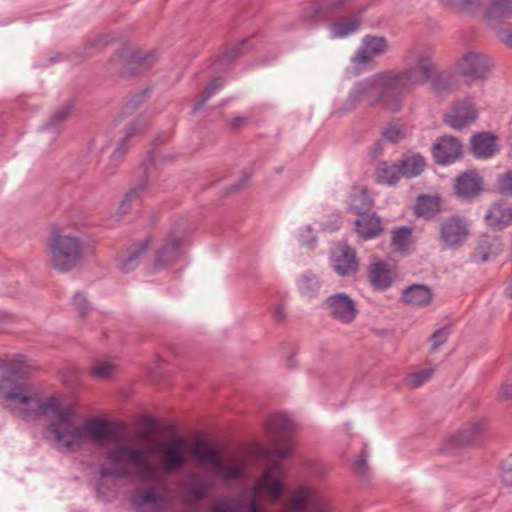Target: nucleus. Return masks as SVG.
I'll return each instance as SVG.
<instances>
[{"label": "nucleus", "instance_id": "obj_1", "mask_svg": "<svg viewBox=\"0 0 512 512\" xmlns=\"http://www.w3.org/2000/svg\"><path fill=\"white\" fill-rule=\"evenodd\" d=\"M29 366L24 357L13 362L0 361V398L26 415L45 416V438L61 453L75 454L87 446L100 452L98 498L111 502L117 498L128 473V434L117 423L100 417L81 418L72 404L59 397L40 399L23 378Z\"/></svg>", "mask_w": 512, "mask_h": 512}, {"label": "nucleus", "instance_id": "obj_2", "mask_svg": "<svg viewBox=\"0 0 512 512\" xmlns=\"http://www.w3.org/2000/svg\"><path fill=\"white\" fill-rule=\"evenodd\" d=\"M188 454L209 473L224 483L236 481L244 477L246 460L235 453L223 454L214 446L198 441L188 449V445L180 437L151 443L143 449L130 447V466L133 465L141 478L156 484L162 491L143 490L139 497L143 505L158 511L165 506L166 495L164 482L168 475L183 468Z\"/></svg>", "mask_w": 512, "mask_h": 512}, {"label": "nucleus", "instance_id": "obj_3", "mask_svg": "<svg viewBox=\"0 0 512 512\" xmlns=\"http://www.w3.org/2000/svg\"><path fill=\"white\" fill-rule=\"evenodd\" d=\"M434 48L427 44H415L404 55L410 66L401 71L388 70L357 82L345 103L349 111L359 104L382 106L390 112L399 111L404 95L429 81L436 73L433 61Z\"/></svg>", "mask_w": 512, "mask_h": 512}, {"label": "nucleus", "instance_id": "obj_4", "mask_svg": "<svg viewBox=\"0 0 512 512\" xmlns=\"http://www.w3.org/2000/svg\"><path fill=\"white\" fill-rule=\"evenodd\" d=\"M287 488V470L279 460L268 461L259 478L252 486L253 497L248 503L249 512H332L330 501L317 489L309 485H299L292 489L284 508L279 511L262 509L258 500L274 504L279 502ZM211 512H235L232 501L220 500Z\"/></svg>", "mask_w": 512, "mask_h": 512}, {"label": "nucleus", "instance_id": "obj_5", "mask_svg": "<svg viewBox=\"0 0 512 512\" xmlns=\"http://www.w3.org/2000/svg\"><path fill=\"white\" fill-rule=\"evenodd\" d=\"M47 250L51 266L61 273H67L82 259L84 242L73 234L53 230L47 239Z\"/></svg>", "mask_w": 512, "mask_h": 512}, {"label": "nucleus", "instance_id": "obj_6", "mask_svg": "<svg viewBox=\"0 0 512 512\" xmlns=\"http://www.w3.org/2000/svg\"><path fill=\"white\" fill-rule=\"evenodd\" d=\"M150 242V238H145L130 247V269L143 264L148 272L153 273L175 261L179 250L177 239L166 240L153 253L149 250Z\"/></svg>", "mask_w": 512, "mask_h": 512}, {"label": "nucleus", "instance_id": "obj_7", "mask_svg": "<svg viewBox=\"0 0 512 512\" xmlns=\"http://www.w3.org/2000/svg\"><path fill=\"white\" fill-rule=\"evenodd\" d=\"M267 436L270 440L269 447H261L258 455L261 458L268 459L271 455L279 459H286L292 453V443L290 433L293 429V422L284 413L271 415L265 424Z\"/></svg>", "mask_w": 512, "mask_h": 512}, {"label": "nucleus", "instance_id": "obj_8", "mask_svg": "<svg viewBox=\"0 0 512 512\" xmlns=\"http://www.w3.org/2000/svg\"><path fill=\"white\" fill-rule=\"evenodd\" d=\"M454 71L461 76L465 83H483L493 71L494 62L490 56L476 50H468L454 62Z\"/></svg>", "mask_w": 512, "mask_h": 512}, {"label": "nucleus", "instance_id": "obj_9", "mask_svg": "<svg viewBox=\"0 0 512 512\" xmlns=\"http://www.w3.org/2000/svg\"><path fill=\"white\" fill-rule=\"evenodd\" d=\"M324 307L330 318L344 325L353 323L359 315L357 301L344 292L327 297L324 301Z\"/></svg>", "mask_w": 512, "mask_h": 512}, {"label": "nucleus", "instance_id": "obj_10", "mask_svg": "<svg viewBox=\"0 0 512 512\" xmlns=\"http://www.w3.org/2000/svg\"><path fill=\"white\" fill-rule=\"evenodd\" d=\"M486 431L487 422L485 419L471 420L447 441V445L451 448H457L475 444L483 438Z\"/></svg>", "mask_w": 512, "mask_h": 512}, {"label": "nucleus", "instance_id": "obj_11", "mask_svg": "<svg viewBox=\"0 0 512 512\" xmlns=\"http://www.w3.org/2000/svg\"><path fill=\"white\" fill-rule=\"evenodd\" d=\"M388 50V41L382 36L366 35L352 61L357 66H365L374 58L384 54Z\"/></svg>", "mask_w": 512, "mask_h": 512}, {"label": "nucleus", "instance_id": "obj_12", "mask_svg": "<svg viewBox=\"0 0 512 512\" xmlns=\"http://www.w3.org/2000/svg\"><path fill=\"white\" fill-rule=\"evenodd\" d=\"M484 21L496 31L500 22L512 16V0H479Z\"/></svg>", "mask_w": 512, "mask_h": 512}, {"label": "nucleus", "instance_id": "obj_13", "mask_svg": "<svg viewBox=\"0 0 512 512\" xmlns=\"http://www.w3.org/2000/svg\"><path fill=\"white\" fill-rule=\"evenodd\" d=\"M331 264L334 271L342 277L354 275L359 266L355 251L346 244H338L333 248Z\"/></svg>", "mask_w": 512, "mask_h": 512}, {"label": "nucleus", "instance_id": "obj_14", "mask_svg": "<svg viewBox=\"0 0 512 512\" xmlns=\"http://www.w3.org/2000/svg\"><path fill=\"white\" fill-rule=\"evenodd\" d=\"M468 236L469 225L459 217H452L441 225V239L448 247L454 248L463 245Z\"/></svg>", "mask_w": 512, "mask_h": 512}, {"label": "nucleus", "instance_id": "obj_15", "mask_svg": "<svg viewBox=\"0 0 512 512\" xmlns=\"http://www.w3.org/2000/svg\"><path fill=\"white\" fill-rule=\"evenodd\" d=\"M484 190V182L478 172L469 170L459 175L455 182V192L462 199H472Z\"/></svg>", "mask_w": 512, "mask_h": 512}, {"label": "nucleus", "instance_id": "obj_16", "mask_svg": "<svg viewBox=\"0 0 512 512\" xmlns=\"http://www.w3.org/2000/svg\"><path fill=\"white\" fill-rule=\"evenodd\" d=\"M478 115L475 105L469 101L455 103L446 114V123L460 129L473 123Z\"/></svg>", "mask_w": 512, "mask_h": 512}, {"label": "nucleus", "instance_id": "obj_17", "mask_svg": "<svg viewBox=\"0 0 512 512\" xmlns=\"http://www.w3.org/2000/svg\"><path fill=\"white\" fill-rule=\"evenodd\" d=\"M433 156L438 164H451L458 160L462 153L461 143L454 137L445 136L434 144Z\"/></svg>", "mask_w": 512, "mask_h": 512}, {"label": "nucleus", "instance_id": "obj_18", "mask_svg": "<svg viewBox=\"0 0 512 512\" xmlns=\"http://www.w3.org/2000/svg\"><path fill=\"white\" fill-rule=\"evenodd\" d=\"M396 277L397 273L394 268L383 261H376L369 265L368 278L375 289H387Z\"/></svg>", "mask_w": 512, "mask_h": 512}, {"label": "nucleus", "instance_id": "obj_19", "mask_svg": "<svg viewBox=\"0 0 512 512\" xmlns=\"http://www.w3.org/2000/svg\"><path fill=\"white\" fill-rule=\"evenodd\" d=\"M158 55L153 50L134 48L130 50V77L141 76L156 64Z\"/></svg>", "mask_w": 512, "mask_h": 512}, {"label": "nucleus", "instance_id": "obj_20", "mask_svg": "<svg viewBox=\"0 0 512 512\" xmlns=\"http://www.w3.org/2000/svg\"><path fill=\"white\" fill-rule=\"evenodd\" d=\"M484 219L487 226L501 230L512 223V208L506 202H496L490 206Z\"/></svg>", "mask_w": 512, "mask_h": 512}, {"label": "nucleus", "instance_id": "obj_21", "mask_svg": "<svg viewBox=\"0 0 512 512\" xmlns=\"http://www.w3.org/2000/svg\"><path fill=\"white\" fill-rule=\"evenodd\" d=\"M471 149L476 158H490L498 152L497 137L489 132L476 134L471 139Z\"/></svg>", "mask_w": 512, "mask_h": 512}, {"label": "nucleus", "instance_id": "obj_22", "mask_svg": "<svg viewBox=\"0 0 512 512\" xmlns=\"http://www.w3.org/2000/svg\"><path fill=\"white\" fill-rule=\"evenodd\" d=\"M402 300L410 306L426 307L431 304L433 293L426 285H412L403 291Z\"/></svg>", "mask_w": 512, "mask_h": 512}, {"label": "nucleus", "instance_id": "obj_23", "mask_svg": "<svg viewBox=\"0 0 512 512\" xmlns=\"http://www.w3.org/2000/svg\"><path fill=\"white\" fill-rule=\"evenodd\" d=\"M361 24L358 14L341 17L330 25V37L332 39L344 38L356 32Z\"/></svg>", "mask_w": 512, "mask_h": 512}, {"label": "nucleus", "instance_id": "obj_24", "mask_svg": "<svg viewBox=\"0 0 512 512\" xmlns=\"http://www.w3.org/2000/svg\"><path fill=\"white\" fill-rule=\"evenodd\" d=\"M355 227L357 234L365 240L377 237L382 231L381 220L375 214L360 215Z\"/></svg>", "mask_w": 512, "mask_h": 512}, {"label": "nucleus", "instance_id": "obj_25", "mask_svg": "<svg viewBox=\"0 0 512 512\" xmlns=\"http://www.w3.org/2000/svg\"><path fill=\"white\" fill-rule=\"evenodd\" d=\"M107 72L115 80L124 79L128 71V49L122 46L109 59Z\"/></svg>", "mask_w": 512, "mask_h": 512}, {"label": "nucleus", "instance_id": "obj_26", "mask_svg": "<svg viewBox=\"0 0 512 512\" xmlns=\"http://www.w3.org/2000/svg\"><path fill=\"white\" fill-rule=\"evenodd\" d=\"M402 172L398 164L382 162L376 171V181L379 184L394 185L402 178Z\"/></svg>", "mask_w": 512, "mask_h": 512}, {"label": "nucleus", "instance_id": "obj_27", "mask_svg": "<svg viewBox=\"0 0 512 512\" xmlns=\"http://www.w3.org/2000/svg\"><path fill=\"white\" fill-rule=\"evenodd\" d=\"M372 207V198L364 188H355L349 197V208L358 215L364 214Z\"/></svg>", "mask_w": 512, "mask_h": 512}, {"label": "nucleus", "instance_id": "obj_28", "mask_svg": "<svg viewBox=\"0 0 512 512\" xmlns=\"http://www.w3.org/2000/svg\"><path fill=\"white\" fill-rule=\"evenodd\" d=\"M500 251L501 244L497 239L485 237L480 240V243L474 252V258L477 261L485 262L498 255Z\"/></svg>", "mask_w": 512, "mask_h": 512}, {"label": "nucleus", "instance_id": "obj_29", "mask_svg": "<svg viewBox=\"0 0 512 512\" xmlns=\"http://www.w3.org/2000/svg\"><path fill=\"white\" fill-rule=\"evenodd\" d=\"M403 177L412 178L418 176L425 167V160L422 156L414 154L404 157L400 164Z\"/></svg>", "mask_w": 512, "mask_h": 512}, {"label": "nucleus", "instance_id": "obj_30", "mask_svg": "<svg viewBox=\"0 0 512 512\" xmlns=\"http://www.w3.org/2000/svg\"><path fill=\"white\" fill-rule=\"evenodd\" d=\"M440 209V198L438 196H420L417 201L415 212L418 216L425 218L432 217Z\"/></svg>", "mask_w": 512, "mask_h": 512}, {"label": "nucleus", "instance_id": "obj_31", "mask_svg": "<svg viewBox=\"0 0 512 512\" xmlns=\"http://www.w3.org/2000/svg\"><path fill=\"white\" fill-rule=\"evenodd\" d=\"M191 483L187 487L186 494L189 500L198 502L202 500L208 490L210 489V483L208 481L200 480L196 473L190 477Z\"/></svg>", "mask_w": 512, "mask_h": 512}, {"label": "nucleus", "instance_id": "obj_32", "mask_svg": "<svg viewBox=\"0 0 512 512\" xmlns=\"http://www.w3.org/2000/svg\"><path fill=\"white\" fill-rule=\"evenodd\" d=\"M441 6L453 13H473L479 7V0H439Z\"/></svg>", "mask_w": 512, "mask_h": 512}, {"label": "nucleus", "instance_id": "obj_33", "mask_svg": "<svg viewBox=\"0 0 512 512\" xmlns=\"http://www.w3.org/2000/svg\"><path fill=\"white\" fill-rule=\"evenodd\" d=\"M435 372L434 367L424 368L410 373L405 378V384L409 388L415 389L429 381Z\"/></svg>", "mask_w": 512, "mask_h": 512}, {"label": "nucleus", "instance_id": "obj_34", "mask_svg": "<svg viewBox=\"0 0 512 512\" xmlns=\"http://www.w3.org/2000/svg\"><path fill=\"white\" fill-rule=\"evenodd\" d=\"M299 290L303 296L313 298L320 291V283L315 275L306 274L299 279Z\"/></svg>", "mask_w": 512, "mask_h": 512}, {"label": "nucleus", "instance_id": "obj_35", "mask_svg": "<svg viewBox=\"0 0 512 512\" xmlns=\"http://www.w3.org/2000/svg\"><path fill=\"white\" fill-rule=\"evenodd\" d=\"M128 152V142L127 138L124 137L120 140L118 146L113 151L111 157H110V163L107 167L106 174L112 175L114 173V169L124 161L125 156Z\"/></svg>", "mask_w": 512, "mask_h": 512}, {"label": "nucleus", "instance_id": "obj_36", "mask_svg": "<svg viewBox=\"0 0 512 512\" xmlns=\"http://www.w3.org/2000/svg\"><path fill=\"white\" fill-rule=\"evenodd\" d=\"M392 244L396 250L405 252L412 244L411 230L408 228H399L393 232Z\"/></svg>", "mask_w": 512, "mask_h": 512}, {"label": "nucleus", "instance_id": "obj_37", "mask_svg": "<svg viewBox=\"0 0 512 512\" xmlns=\"http://www.w3.org/2000/svg\"><path fill=\"white\" fill-rule=\"evenodd\" d=\"M438 93L452 92L459 88V83L448 73H441L433 83Z\"/></svg>", "mask_w": 512, "mask_h": 512}, {"label": "nucleus", "instance_id": "obj_38", "mask_svg": "<svg viewBox=\"0 0 512 512\" xmlns=\"http://www.w3.org/2000/svg\"><path fill=\"white\" fill-rule=\"evenodd\" d=\"M115 370V365L107 361L97 362L91 368L92 374L100 379H106L111 377L114 374Z\"/></svg>", "mask_w": 512, "mask_h": 512}, {"label": "nucleus", "instance_id": "obj_39", "mask_svg": "<svg viewBox=\"0 0 512 512\" xmlns=\"http://www.w3.org/2000/svg\"><path fill=\"white\" fill-rule=\"evenodd\" d=\"M345 0H322L321 4L314 8V14L309 15L310 18L318 17L326 14L339 7Z\"/></svg>", "mask_w": 512, "mask_h": 512}, {"label": "nucleus", "instance_id": "obj_40", "mask_svg": "<svg viewBox=\"0 0 512 512\" xmlns=\"http://www.w3.org/2000/svg\"><path fill=\"white\" fill-rule=\"evenodd\" d=\"M501 481L506 486H512V454L502 463Z\"/></svg>", "mask_w": 512, "mask_h": 512}, {"label": "nucleus", "instance_id": "obj_41", "mask_svg": "<svg viewBox=\"0 0 512 512\" xmlns=\"http://www.w3.org/2000/svg\"><path fill=\"white\" fill-rule=\"evenodd\" d=\"M73 301L80 317H84L91 309L90 303L86 299L85 295L80 292L75 293Z\"/></svg>", "mask_w": 512, "mask_h": 512}, {"label": "nucleus", "instance_id": "obj_42", "mask_svg": "<svg viewBox=\"0 0 512 512\" xmlns=\"http://www.w3.org/2000/svg\"><path fill=\"white\" fill-rule=\"evenodd\" d=\"M498 191L501 194H512V171H508L499 177Z\"/></svg>", "mask_w": 512, "mask_h": 512}, {"label": "nucleus", "instance_id": "obj_43", "mask_svg": "<svg viewBox=\"0 0 512 512\" xmlns=\"http://www.w3.org/2000/svg\"><path fill=\"white\" fill-rule=\"evenodd\" d=\"M69 112H70L69 105L62 106L61 108H59L52 114V116L48 122V125L52 127V126H56L59 123L65 121L69 115Z\"/></svg>", "mask_w": 512, "mask_h": 512}, {"label": "nucleus", "instance_id": "obj_44", "mask_svg": "<svg viewBox=\"0 0 512 512\" xmlns=\"http://www.w3.org/2000/svg\"><path fill=\"white\" fill-rule=\"evenodd\" d=\"M448 337V331L446 329H439L435 331L431 337V349L436 351Z\"/></svg>", "mask_w": 512, "mask_h": 512}, {"label": "nucleus", "instance_id": "obj_45", "mask_svg": "<svg viewBox=\"0 0 512 512\" xmlns=\"http://www.w3.org/2000/svg\"><path fill=\"white\" fill-rule=\"evenodd\" d=\"M498 38L512 49V25L507 24L497 30Z\"/></svg>", "mask_w": 512, "mask_h": 512}, {"label": "nucleus", "instance_id": "obj_46", "mask_svg": "<svg viewBox=\"0 0 512 512\" xmlns=\"http://www.w3.org/2000/svg\"><path fill=\"white\" fill-rule=\"evenodd\" d=\"M404 131L398 126H390L388 127L383 136L390 142H397L404 137Z\"/></svg>", "mask_w": 512, "mask_h": 512}, {"label": "nucleus", "instance_id": "obj_47", "mask_svg": "<svg viewBox=\"0 0 512 512\" xmlns=\"http://www.w3.org/2000/svg\"><path fill=\"white\" fill-rule=\"evenodd\" d=\"M220 86L221 85L216 82L210 83L203 93V99L196 105L195 109L202 106Z\"/></svg>", "mask_w": 512, "mask_h": 512}, {"label": "nucleus", "instance_id": "obj_48", "mask_svg": "<svg viewBox=\"0 0 512 512\" xmlns=\"http://www.w3.org/2000/svg\"><path fill=\"white\" fill-rule=\"evenodd\" d=\"M502 400L506 401L512 398V384H504L499 392Z\"/></svg>", "mask_w": 512, "mask_h": 512}, {"label": "nucleus", "instance_id": "obj_49", "mask_svg": "<svg viewBox=\"0 0 512 512\" xmlns=\"http://www.w3.org/2000/svg\"><path fill=\"white\" fill-rule=\"evenodd\" d=\"M273 316L277 321H283L286 317L285 308L282 304H278L273 309Z\"/></svg>", "mask_w": 512, "mask_h": 512}, {"label": "nucleus", "instance_id": "obj_50", "mask_svg": "<svg viewBox=\"0 0 512 512\" xmlns=\"http://www.w3.org/2000/svg\"><path fill=\"white\" fill-rule=\"evenodd\" d=\"M149 93H150V90L148 88L144 89L140 94L138 95H135L133 97V101L139 105L140 103H142L143 101H145L148 96H149Z\"/></svg>", "mask_w": 512, "mask_h": 512}, {"label": "nucleus", "instance_id": "obj_51", "mask_svg": "<svg viewBox=\"0 0 512 512\" xmlns=\"http://www.w3.org/2000/svg\"><path fill=\"white\" fill-rule=\"evenodd\" d=\"M127 199H128V195H125L123 200H122V202H121V204H120V212L122 214L126 213V201H127Z\"/></svg>", "mask_w": 512, "mask_h": 512}, {"label": "nucleus", "instance_id": "obj_52", "mask_svg": "<svg viewBox=\"0 0 512 512\" xmlns=\"http://www.w3.org/2000/svg\"><path fill=\"white\" fill-rule=\"evenodd\" d=\"M244 122H245V119H244V118L237 117V118H235V119L233 120V122H232V126H233V127H238V126H240V125H241L242 123H244Z\"/></svg>", "mask_w": 512, "mask_h": 512}, {"label": "nucleus", "instance_id": "obj_53", "mask_svg": "<svg viewBox=\"0 0 512 512\" xmlns=\"http://www.w3.org/2000/svg\"><path fill=\"white\" fill-rule=\"evenodd\" d=\"M506 293L509 297H512V283L506 288Z\"/></svg>", "mask_w": 512, "mask_h": 512}, {"label": "nucleus", "instance_id": "obj_54", "mask_svg": "<svg viewBox=\"0 0 512 512\" xmlns=\"http://www.w3.org/2000/svg\"><path fill=\"white\" fill-rule=\"evenodd\" d=\"M148 429L151 432L154 429V422L152 420H148Z\"/></svg>", "mask_w": 512, "mask_h": 512}, {"label": "nucleus", "instance_id": "obj_55", "mask_svg": "<svg viewBox=\"0 0 512 512\" xmlns=\"http://www.w3.org/2000/svg\"><path fill=\"white\" fill-rule=\"evenodd\" d=\"M364 465V459H360L356 462V466L357 468H361L362 466Z\"/></svg>", "mask_w": 512, "mask_h": 512}, {"label": "nucleus", "instance_id": "obj_56", "mask_svg": "<svg viewBox=\"0 0 512 512\" xmlns=\"http://www.w3.org/2000/svg\"><path fill=\"white\" fill-rule=\"evenodd\" d=\"M56 61H57V59H56V58H51V59H49V62H50V63H54V62H56Z\"/></svg>", "mask_w": 512, "mask_h": 512}]
</instances>
